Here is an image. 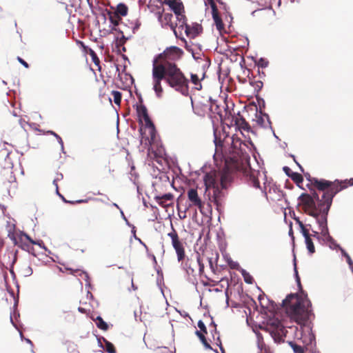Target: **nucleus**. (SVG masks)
I'll return each instance as SVG.
<instances>
[{"label":"nucleus","mask_w":353,"mask_h":353,"mask_svg":"<svg viewBox=\"0 0 353 353\" xmlns=\"http://www.w3.org/2000/svg\"><path fill=\"white\" fill-rule=\"evenodd\" d=\"M215 144V152L213 155L214 159L217 161L220 159L224 161V168L218 174H207L205 176L204 181L207 188L214 189V197L212 201L216 207H219V201L217 194L220 193L221 189H225L232 180V174L235 172H242L246 177L249 185L261 190L262 192L267 196L268 188L270 190V183H268L265 172L252 168L250 164H243L241 161V150L239 149L236 144L234 147L228 149V153L225 150L222 151L223 145L221 140H217L215 136L214 140Z\"/></svg>","instance_id":"obj_1"},{"label":"nucleus","mask_w":353,"mask_h":353,"mask_svg":"<svg viewBox=\"0 0 353 353\" xmlns=\"http://www.w3.org/2000/svg\"><path fill=\"white\" fill-rule=\"evenodd\" d=\"M183 52L176 46L167 48L163 52L154 56L152 60V78L153 90L157 98L163 93L161 81L164 80L170 87L184 96L188 94V79L185 77L175 61Z\"/></svg>","instance_id":"obj_2"},{"label":"nucleus","mask_w":353,"mask_h":353,"mask_svg":"<svg viewBox=\"0 0 353 353\" xmlns=\"http://www.w3.org/2000/svg\"><path fill=\"white\" fill-rule=\"evenodd\" d=\"M294 272L296 282L301 291L298 294H290L282 301L281 306L285 308L288 315L300 325H305L312 314V303L307 294L302 290L301 279L298 274L296 258H294Z\"/></svg>","instance_id":"obj_3"},{"label":"nucleus","mask_w":353,"mask_h":353,"mask_svg":"<svg viewBox=\"0 0 353 353\" xmlns=\"http://www.w3.org/2000/svg\"><path fill=\"white\" fill-rule=\"evenodd\" d=\"M299 200L302 205L303 212L312 218L322 215L327 206V197L323 198L322 195L320 198L316 191L312 192L311 194H301Z\"/></svg>","instance_id":"obj_4"},{"label":"nucleus","mask_w":353,"mask_h":353,"mask_svg":"<svg viewBox=\"0 0 353 353\" xmlns=\"http://www.w3.org/2000/svg\"><path fill=\"white\" fill-rule=\"evenodd\" d=\"M323 213L321 216L313 218L316 223L318 224L319 230L321 231V239L326 242H334V239L330 235L327 227V215L328 211L323 210Z\"/></svg>","instance_id":"obj_5"},{"label":"nucleus","mask_w":353,"mask_h":353,"mask_svg":"<svg viewBox=\"0 0 353 353\" xmlns=\"http://www.w3.org/2000/svg\"><path fill=\"white\" fill-rule=\"evenodd\" d=\"M341 183L338 180H336L334 182H332V185H331L330 188H328L325 192H323V197H327V206L325 208L324 210L329 212L334 196L338 192L347 188L346 185H341Z\"/></svg>","instance_id":"obj_6"},{"label":"nucleus","mask_w":353,"mask_h":353,"mask_svg":"<svg viewBox=\"0 0 353 353\" xmlns=\"http://www.w3.org/2000/svg\"><path fill=\"white\" fill-rule=\"evenodd\" d=\"M136 110L138 117L139 118L143 119L145 123V127L149 129L154 130V125L148 115V110L145 105L143 104L136 105Z\"/></svg>","instance_id":"obj_7"},{"label":"nucleus","mask_w":353,"mask_h":353,"mask_svg":"<svg viewBox=\"0 0 353 353\" xmlns=\"http://www.w3.org/2000/svg\"><path fill=\"white\" fill-rule=\"evenodd\" d=\"M188 197L190 202H192V205L196 206L199 208L200 212L202 214H204L203 212V205L201 201V199L198 195L197 190L194 188H190L188 191Z\"/></svg>","instance_id":"obj_8"},{"label":"nucleus","mask_w":353,"mask_h":353,"mask_svg":"<svg viewBox=\"0 0 353 353\" xmlns=\"http://www.w3.org/2000/svg\"><path fill=\"white\" fill-rule=\"evenodd\" d=\"M310 183L316 186L320 191L325 192L332 185V182L325 179H318L316 178H312L309 179Z\"/></svg>","instance_id":"obj_9"},{"label":"nucleus","mask_w":353,"mask_h":353,"mask_svg":"<svg viewBox=\"0 0 353 353\" xmlns=\"http://www.w3.org/2000/svg\"><path fill=\"white\" fill-rule=\"evenodd\" d=\"M202 30V26L198 23H193L192 25L185 26V32L188 37L194 38Z\"/></svg>","instance_id":"obj_10"},{"label":"nucleus","mask_w":353,"mask_h":353,"mask_svg":"<svg viewBox=\"0 0 353 353\" xmlns=\"http://www.w3.org/2000/svg\"><path fill=\"white\" fill-rule=\"evenodd\" d=\"M172 245L176 251L178 261H182L185 257V251L181 242L179 240H178L176 241L173 242Z\"/></svg>","instance_id":"obj_11"},{"label":"nucleus","mask_w":353,"mask_h":353,"mask_svg":"<svg viewBox=\"0 0 353 353\" xmlns=\"http://www.w3.org/2000/svg\"><path fill=\"white\" fill-rule=\"evenodd\" d=\"M303 237L305 238V243L306 244L307 249L310 254H313L315 252V248L312 240L311 239V235L309 231H305L303 234Z\"/></svg>","instance_id":"obj_12"},{"label":"nucleus","mask_w":353,"mask_h":353,"mask_svg":"<svg viewBox=\"0 0 353 353\" xmlns=\"http://www.w3.org/2000/svg\"><path fill=\"white\" fill-rule=\"evenodd\" d=\"M168 3L174 12L175 15H179V14L182 13L183 5L181 1L179 0H173L169 1Z\"/></svg>","instance_id":"obj_13"},{"label":"nucleus","mask_w":353,"mask_h":353,"mask_svg":"<svg viewBox=\"0 0 353 353\" xmlns=\"http://www.w3.org/2000/svg\"><path fill=\"white\" fill-rule=\"evenodd\" d=\"M212 19L214 21L216 29L221 32V30L224 28V25L222 21L221 17L219 14L218 10L214 12H212Z\"/></svg>","instance_id":"obj_14"},{"label":"nucleus","mask_w":353,"mask_h":353,"mask_svg":"<svg viewBox=\"0 0 353 353\" xmlns=\"http://www.w3.org/2000/svg\"><path fill=\"white\" fill-rule=\"evenodd\" d=\"M176 19L178 21V23H176V26H178L179 28L181 30H185V26H188L189 24L186 22V17L184 14L182 13L179 14V15H176Z\"/></svg>","instance_id":"obj_15"},{"label":"nucleus","mask_w":353,"mask_h":353,"mask_svg":"<svg viewBox=\"0 0 353 353\" xmlns=\"http://www.w3.org/2000/svg\"><path fill=\"white\" fill-rule=\"evenodd\" d=\"M128 7L125 4L123 3H120L117 5V9L114 12L115 14H118L119 16H125L128 14Z\"/></svg>","instance_id":"obj_16"},{"label":"nucleus","mask_w":353,"mask_h":353,"mask_svg":"<svg viewBox=\"0 0 353 353\" xmlns=\"http://www.w3.org/2000/svg\"><path fill=\"white\" fill-rule=\"evenodd\" d=\"M108 14L109 20H110V23L112 25H114V26H118L120 21L121 20V17L115 13H112L110 11L108 12Z\"/></svg>","instance_id":"obj_17"},{"label":"nucleus","mask_w":353,"mask_h":353,"mask_svg":"<svg viewBox=\"0 0 353 353\" xmlns=\"http://www.w3.org/2000/svg\"><path fill=\"white\" fill-rule=\"evenodd\" d=\"M94 321H95L98 328L104 331L108 329V325L103 321L101 316H98Z\"/></svg>","instance_id":"obj_18"},{"label":"nucleus","mask_w":353,"mask_h":353,"mask_svg":"<svg viewBox=\"0 0 353 353\" xmlns=\"http://www.w3.org/2000/svg\"><path fill=\"white\" fill-rule=\"evenodd\" d=\"M195 334L199 338L201 342L202 343V344L204 345V347L206 349L213 350L212 347H211V345L207 341L204 334L203 333H201V331L196 330Z\"/></svg>","instance_id":"obj_19"},{"label":"nucleus","mask_w":353,"mask_h":353,"mask_svg":"<svg viewBox=\"0 0 353 353\" xmlns=\"http://www.w3.org/2000/svg\"><path fill=\"white\" fill-rule=\"evenodd\" d=\"M102 339H103V342H104V343H105V345H103V349L105 350L108 353H116V351H115L113 344L111 342L108 341L104 337H102Z\"/></svg>","instance_id":"obj_20"},{"label":"nucleus","mask_w":353,"mask_h":353,"mask_svg":"<svg viewBox=\"0 0 353 353\" xmlns=\"http://www.w3.org/2000/svg\"><path fill=\"white\" fill-rule=\"evenodd\" d=\"M240 272L243 277L244 281L248 284H252L254 282L253 277L244 269H241Z\"/></svg>","instance_id":"obj_21"},{"label":"nucleus","mask_w":353,"mask_h":353,"mask_svg":"<svg viewBox=\"0 0 353 353\" xmlns=\"http://www.w3.org/2000/svg\"><path fill=\"white\" fill-rule=\"evenodd\" d=\"M296 223L299 225L301 232L303 234L305 231H309L308 228H311V223L309 222L304 224L299 218H294Z\"/></svg>","instance_id":"obj_22"},{"label":"nucleus","mask_w":353,"mask_h":353,"mask_svg":"<svg viewBox=\"0 0 353 353\" xmlns=\"http://www.w3.org/2000/svg\"><path fill=\"white\" fill-rule=\"evenodd\" d=\"M173 199V195L171 193L164 194L162 196H156V199L159 204L162 205L163 201H171Z\"/></svg>","instance_id":"obj_23"},{"label":"nucleus","mask_w":353,"mask_h":353,"mask_svg":"<svg viewBox=\"0 0 353 353\" xmlns=\"http://www.w3.org/2000/svg\"><path fill=\"white\" fill-rule=\"evenodd\" d=\"M289 177H290L296 183H300L303 180L302 175L298 172H292V174L289 175Z\"/></svg>","instance_id":"obj_24"},{"label":"nucleus","mask_w":353,"mask_h":353,"mask_svg":"<svg viewBox=\"0 0 353 353\" xmlns=\"http://www.w3.org/2000/svg\"><path fill=\"white\" fill-rule=\"evenodd\" d=\"M112 94L114 97V102L115 104L119 105L121 101L122 94L119 91L113 90Z\"/></svg>","instance_id":"obj_25"},{"label":"nucleus","mask_w":353,"mask_h":353,"mask_svg":"<svg viewBox=\"0 0 353 353\" xmlns=\"http://www.w3.org/2000/svg\"><path fill=\"white\" fill-rule=\"evenodd\" d=\"M340 250H341L342 256L345 257L347 263L349 265V268L353 267V261H352L351 257L350 256V255L342 248H340Z\"/></svg>","instance_id":"obj_26"},{"label":"nucleus","mask_w":353,"mask_h":353,"mask_svg":"<svg viewBox=\"0 0 353 353\" xmlns=\"http://www.w3.org/2000/svg\"><path fill=\"white\" fill-rule=\"evenodd\" d=\"M264 117L267 119L268 123L270 125L271 122L270 121L269 115L266 113H264L262 117H259L257 119V122L259 124L261 125L263 127H266L264 123Z\"/></svg>","instance_id":"obj_27"},{"label":"nucleus","mask_w":353,"mask_h":353,"mask_svg":"<svg viewBox=\"0 0 353 353\" xmlns=\"http://www.w3.org/2000/svg\"><path fill=\"white\" fill-rule=\"evenodd\" d=\"M89 54L92 57V60L93 63L96 65L99 66L100 60H99V57H97V54L95 53V52L92 49H90Z\"/></svg>","instance_id":"obj_28"},{"label":"nucleus","mask_w":353,"mask_h":353,"mask_svg":"<svg viewBox=\"0 0 353 353\" xmlns=\"http://www.w3.org/2000/svg\"><path fill=\"white\" fill-rule=\"evenodd\" d=\"M172 232H169L168 234V236L171 239L172 243L173 242L179 240V239L177 232H176V230L174 229V228L172 226Z\"/></svg>","instance_id":"obj_29"},{"label":"nucleus","mask_w":353,"mask_h":353,"mask_svg":"<svg viewBox=\"0 0 353 353\" xmlns=\"http://www.w3.org/2000/svg\"><path fill=\"white\" fill-rule=\"evenodd\" d=\"M48 133H50V134H52L54 137V139H57L59 143L61 145V151L63 152H64L63 142L61 137L59 134H57V133H55L54 132L51 131V130L48 131Z\"/></svg>","instance_id":"obj_30"},{"label":"nucleus","mask_w":353,"mask_h":353,"mask_svg":"<svg viewBox=\"0 0 353 353\" xmlns=\"http://www.w3.org/2000/svg\"><path fill=\"white\" fill-rule=\"evenodd\" d=\"M269 62L264 58H260L258 61L257 65L259 68H265L268 66Z\"/></svg>","instance_id":"obj_31"},{"label":"nucleus","mask_w":353,"mask_h":353,"mask_svg":"<svg viewBox=\"0 0 353 353\" xmlns=\"http://www.w3.org/2000/svg\"><path fill=\"white\" fill-rule=\"evenodd\" d=\"M204 3H205V6H210V8L212 9V12H214L215 10H218L214 0H205Z\"/></svg>","instance_id":"obj_32"},{"label":"nucleus","mask_w":353,"mask_h":353,"mask_svg":"<svg viewBox=\"0 0 353 353\" xmlns=\"http://www.w3.org/2000/svg\"><path fill=\"white\" fill-rule=\"evenodd\" d=\"M290 345L295 353H303V350L301 346L294 344L293 342H290Z\"/></svg>","instance_id":"obj_33"},{"label":"nucleus","mask_w":353,"mask_h":353,"mask_svg":"<svg viewBox=\"0 0 353 353\" xmlns=\"http://www.w3.org/2000/svg\"><path fill=\"white\" fill-rule=\"evenodd\" d=\"M191 81L195 85H199V88H196V89L199 90L201 88V84L200 83L199 79L196 74H191Z\"/></svg>","instance_id":"obj_34"},{"label":"nucleus","mask_w":353,"mask_h":353,"mask_svg":"<svg viewBox=\"0 0 353 353\" xmlns=\"http://www.w3.org/2000/svg\"><path fill=\"white\" fill-rule=\"evenodd\" d=\"M228 264L230 265L231 268L236 269V270H237L239 272H240V270L242 269L240 267V265H239L238 262L233 261L231 260V261H228Z\"/></svg>","instance_id":"obj_35"},{"label":"nucleus","mask_w":353,"mask_h":353,"mask_svg":"<svg viewBox=\"0 0 353 353\" xmlns=\"http://www.w3.org/2000/svg\"><path fill=\"white\" fill-rule=\"evenodd\" d=\"M197 325L199 327L201 332H202L205 334L207 333V328H206L205 323L203 322V321L199 320L198 321Z\"/></svg>","instance_id":"obj_36"},{"label":"nucleus","mask_w":353,"mask_h":353,"mask_svg":"<svg viewBox=\"0 0 353 353\" xmlns=\"http://www.w3.org/2000/svg\"><path fill=\"white\" fill-rule=\"evenodd\" d=\"M0 153L2 156L6 157V161L9 160V155L11 153V151H9L7 148H2L0 151Z\"/></svg>","instance_id":"obj_37"},{"label":"nucleus","mask_w":353,"mask_h":353,"mask_svg":"<svg viewBox=\"0 0 353 353\" xmlns=\"http://www.w3.org/2000/svg\"><path fill=\"white\" fill-rule=\"evenodd\" d=\"M23 273L25 276H29L32 274L33 271L30 266H27L23 270Z\"/></svg>","instance_id":"obj_38"},{"label":"nucleus","mask_w":353,"mask_h":353,"mask_svg":"<svg viewBox=\"0 0 353 353\" xmlns=\"http://www.w3.org/2000/svg\"><path fill=\"white\" fill-rule=\"evenodd\" d=\"M82 274H83L84 277H83V279L86 281V283H85V287L86 288H91V284L89 281V275L87 272H83Z\"/></svg>","instance_id":"obj_39"},{"label":"nucleus","mask_w":353,"mask_h":353,"mask_svg":"<svg viewBox=\"0 0 353 353\" xmlns=\"http://www.w3.org/2000/svg\"><path fill=\"white\" fill-rule=\"evenodd\" d=\"M62 200L65 202V203H86L87 202V200L86 199H81V200H77V201H67L64 196L62 195V196H60Z\"/></svg>","instance_id":"obj_40"},{"label":"nucleus","mask_w":353,"mask_h":353,"mask_svg":"<svg viewBox=\"0 0 353 353\" xmlns=\"http://www.w3.org/2000/svg\"><path fill=\"white\" fill-rule=\"evenodd\" d=\"M196 261L199 267V272L201 273L204 269V265L201 263L200 256L197 254L196 256Z\"/></svg>","instance_id":"obj_41"},{"label":"nucleus","mask_w":353,"mask_h":353,"mask_svg":"<svg viewBox=\"0 0 353 353\" xmlns=\"http://www.w3.org/2000/svg\"><path fill=\"white\" fill-rule=\"evenodd\" d=\"M8 236L13 241L14 245L17 244V239L15 237V235H14V234L12 232H11L10 230H8Z\"/></svg>","instance_id":"obj_42"},{"label":"nucleus","mask_w":353,"mask_h":353,"mask_svg":"<svg viewBox=\"0 0 353 353\" xmlns=\"http://www.w3.org/2000/svg\"><path fill=\"white\" fill-rule=\"evenodd\" d=\"M308 229H309V230H312V234H310L311 236H313V237L316 238L319 241H320L321 239V237L319 233L317 231L314 230L312 228H308Z\"/></svg>","instance_id":"obj_43"},{"label":"nucleus","mask_w":353,"mask_h":353,"mask_svg":"<svg viewBox=\"0 0 353 353\" xmlns=\"http://www.w3.org/2000/svg\"><path fill=\"white\" fill-rule=\"evenodd\" d=\"M11 253L13 255V260L11 262V267H12L17 260L18 250H12Z\"/></svg>","instance_id":"obj_44"},{"label":"nucleus","mask_w":353,"mask_h":353,"mask_svg":"<svg viewBox=\"0 0 353 353\" xmlns=\"http://www.w3.org/2000/svg\"><path fill=\"white\" fill-rule=\"evenodd\" d=\"M263 82L261 81H257L254 82V85H253L255 88V90L258 91L260 90L263 88Z\"/></svg>","instance_id":"obj_45"},{"label":"nucleus","mask_w":353,"mask_h":353,"mask_svg":"<svg viewBox=\"0 0 353 353\" xmlns=\"http://www.w3.org/2000/svg\"><path fill=\"white\" fill-rule=\"evenodd\" d=\"M185 48H186V50L188 51L191 52L192 57H193L194 59L197 60V59H200L199 57H196L195 55V54L193 52V50L189 46H188L187 44L185 45Z\"/></svg>","instance_id":"obj_46"},{"label":"nucleus","mask_w":353,"mask_h":353,"mask_svg":"<svg viewBox=\"0 0 353 353\" xmlns=\"http://www.w3.org/2000/svg\"><path fill=\"white\" fill-rule=\"evenodd\" d=\"M21 236H23L26 237V239L30 243H36V241L33 240L28 234H26L25 232H21Z\"/></svg>","instance_id":"obj_47"},{"label":"nucleus","mask_w":353,"mask_h":353,"mask_svg":"<svg viewBox=\"0 0 353 353\" xmlns=\"http://www.w3.org/2000/svg\"><path fill=\"white\" fill-rule=\"evenodd\" d=\"M330 243V248L331 249H336L339 248L340 250V248H341L339 244L336 243V242L334 240V242H328Z\"/></svg>","instance_id":"obj_48"},{"label":"nucleus","mask_w":353,"mask_h":353,"mask_svg":"<svg viewBox=\"0 0 353 353\" xmlns=\"http://www.w3.org/2000/svg\"><path fill=\"white\" fill-rule=\"evenodd\" d=\"M256 336H257V339H258V347L261 350L262 349V345L261 344V340L263 339L262 338V335L261 333L259 332H257L256 333Z\"/></svg>","instance_id":"obj_49"},{"label":"nucleus","mask_w":353,"mask_h":353,"mask_svg":"<svg viewBox=\"0 0 353 353\" xmlns=\"http://www.w3.org/2000/svg\"><path fill=\"white\" fill-rule=\"evenodd\" d=\"M141 26V22L139 19H137L134 22V26L133 27V32H134L136 30H137Z\"/></svg>","instance_id":"obj_50"},{"label":"nucleus","mask_w":353,"mask_h":353,"mask_svg":"<svg viewBox=\"0 0 353 353\" xmlns=\"http://www.w3.org/2000/svg\"><path fill=\"white\" fill-rule=\"evenodd\" d=\"M209 326L213 327V330L211 331V332H212V334L213 335V337L214 338L213 332H214L216 334L217 333L216 325L215 324V323L214 321H212Z\"/></svg>","instance_id":"obj_51"},{"label":"nucleus","mask_w":353,"mask_h":353,"mask_svg":"<svg viewBox=\"0 0 353 353\" xmlns=\"http://www.w3.org/2000/svg\"><path fill=\"white\" fill-rule=\"evenodd\" d=\"M17 60L19 61V62L20 63H21L25 68H28L29 67V65L28 63L25 61L22 58H21L20 57H17Z\"/></svg>","instance_id":"obj_52"},{"label":"nucleus","mask_w":353,"mask_h":353,"mask_svg":"<svg viewBox=\"0 0 353 353\" xmlns=\"http://www.w3.org/2000/svg\"><path fill=\"white\" fill-rule=\"evenodd\" d=\"M63 179V174H57V177L53 181V184L54 185H57V181Z\"/></svg>","instance_id":"obj_53"},{"label":"nucleus","mask_w":353,"mask_h":353,"mask_svg":"<svg viewBox=\"0 0 353 353\" xmlns=\"http://www.w3.org/2000/svg\"><path fill=\"white\" fill-rule=\"evenodd\" d=\"M33 245H38L41 248L44 249L45 250L48 251V249L44 245L43 242L42 241H36V243H32Z\"/></svg>","instance_id":"obj_54"},{"label":"nucleus","mask_w":353,"mask_h":353,"mask_svg":"<svg viewBox=\"0 0 353 353\" xmlns=\"http://www.w3.org/2000/svg\"><path fill=\"white\" fill-rule=\"evenodd\" d=\"M283 170L284 171V172L286 174L287 176H289V175H290V174H292V172H293L291 169L288 167V166H284L283 168Z\"/></svg>","instance_id":"obj_55"},{"label":"nucleus","mask_w":353,"mask_h":353,"mask_svg":"<svg viewBox=\"0 0 353 353\" xmlns=\"http://www.w3.org/2000/svg\"><path fill=\"white\" fill-rule=\"evenodd\" d=\"M6 172L10 174V179L8 180L9 182L12 183V182L15 181L16 179H15V176L14 175H12V172L10 170H6Z\"/></svg>","instance_id":"obj_56"},{"label":"nucleus","mask_w":353,"mask_h":353,"mask_svg":"<svg viewBox=\"0 0 353 353\" xmlns=\"http://www.w3.org/2000/svg\"><path fill=\"white\" fill-rule=\"evenodd\" d=\"M290 157H292V158L294 159V162H295V163H296V165L299 166V168H300L301 171V172H303V167H302V166H301V165H300V164H299V163L296 161L295 156H294V155H293V154H290Z\"/></svg>","instance_id":"obj_57"},{"label":"nucleus","mask_w":353,"mask_h":353,"mask_svg":"<svg viewBox=\"0 0 353 353\" xmlns=\"http://www.w3.org/2000/svg\"><path fill=\"white\" fill-rule=\"evenodd\" d=\"M217 341H219V343H217V345H219V347L220 348V350L221 351V353H225L224 349H223V347L222 346V344H221V342L220 341V338H219V336L217 337Z\"/></svg>","instance_id":"obj_58"},{"label":"nucleus","mask_w":353,"mask_h":353,"mask_svg":"<svg viewBox=\"0 0 353 353\" xmlns=\"http://www.w3.org/2000/svg\"><path fill=\"white\" fill-rule=\"evenodd\" d=\"M20 336H21V338L22 340L24 339L28 343L31 345L32 347L33 346L32 342L29 339L24 338L23 335V334L21 332H20Z\"/></svg>","instance_id":"obj_59"},{"label":"nucleus","mask_w":353,"mask_h":353,"mask_svg":"<svg viewBox=\"0 0 353 353\" xmlns=\"http://www.w3.org/2000/svg\"><path fill=\"white\" fill-rule=\"evenodd\" d=\"M102 341H103L102 337L97 339L98 345L103 349V345L102 343Z\"/></svg>","instance_id":"obj_60"},{"label":"nucleus","mask_w":353,"mask_h":353,"mask_svg":"<svg viewBox=\"0 0 353 353\" xmlns=\"http://www.w3.org/2000/svg\"><path fill=\"white\" fill-rule=\"evenodd\" d=\"M132 236L134 239H137V236L136 235V228L134 227V225H132Z\"/></svg>","instance_id":"obj_61"},{"label":"nucleus","mask_w":353,"mask_h":353,"mask_svg":"<svg viewBox=\"0 0 353 353\" xmlns=\"http://www.w3.org/2000/svg\"><path fill=\"white\" fill-rule=\"evenodd\" d=\"M171 17H172V14H165L164 15V18H165V21H168V20H170Z\"/></svg>","instance_id":"obj_62"},{"label":"nucleus","mask_w":353,"mask_h":353,"mask_svg":"<svg viewBox=\"0 0 353 353\" xmlns=\"http://www.w3.org/2000/svg\"><path fill=\"white\" fill-rule=\"evenodd\" d=\"M78 311L82 314H85L86 312L85 309L81 307H78Z\"/></svg>","instance_id":"obj_63"},{"label":"nucleus","mask_w":353,"mask_h":353,"mask_svg":"<svg viewBox=\"0 0 353 353\" xmlns=\"http://www.w3.org/2000/svg\"><path fill=\"white\" fill-rule=\"evenodd\" d=\"M137 95L138 96V98H139V103H140V104H143V98H142V97H141V94H138L137 93Z\"/></svg>","instance_id":"obj_64"}]
</instances>
